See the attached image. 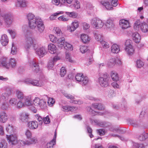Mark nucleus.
Masks as SVG:
<instances>
[{
	"mask_svg": "<svg viewBox=\"0 0 148 148\" xmlns=\"http://www.w3.org/2000/svg\"><path fill=\"white\" fill-rule=\"evenodd\" d=\"M38 46V39L34 37H27L25 38V42L24 47L27 50H28L32 46L35 51L36 54L40 58L42 57L46 54L47 51L45 47L42 46L37 49Z\"/></svg>",
	"mask_w": 148,
	"mask_h": 148,
	"instance_id": "f257e3e1",
	"label": "nucleus"
},
{
	"mask_svg": "<svg viewBox=\"0 0 148 148\" xmlns=\"http://www.w3.org/2000/svg\"><path fill=\"white\" fill-rule=\"evenodd\" d=\"M29 27L31 29L36 28L38 31L42 32L45 29V25L42 19L39 17H36L33 14L29 13L26 16Z\"/></svg>",
	"mask_w": 148,
	"mask_h": 148,
	"instance_id": "f03ea898",
	"label": "nucleus"
},
{
	"mask_svg": "<svg viewBox=\"0 0 148 148\" xmlns=\"http://www.w3.org/2000/svg\"><path fill=\"white\" fill-rule=\"evenodd\" d=\"M4 21L6 26L8 27H10L14 21V17L10 13H1L0 14V26L3 25Z\"/></svg>",
	"mask_w": 148,
	"mask_h": 148,
	"instance_id": "7ed1b4c3",
	"label": "nucleus"
},
{
	"mask_svg": "<svg viewBox=\"0 0 148 148\" xmlns=\"http://www.w3.org/2000/svg\"><path fill=\"white\" fill-rule=\"evenodd\" d=\"M134 28L137 31L140 29L143 32H148V24L145 22H141L140 20H138L135 21Z\"/></svg>",
	"mask_w": 148,
	"mask_h": 148,
	"instance_id": "20e7f679",
	"label": "nucleus"
},
{
	"mask_svg": "<svg viewBox=\"0 0 148 148\" xmlns=\"http://www.w3.org/2000/svg\"><path fill=\"white\" fill-rule=\"evenodd\" d=\"M99 82L100 85L104 87H106L108 85V75L106 73L100 72L99 73Z\"/></svg>",
	"mask_w": 148,
	"mask_h": 148,
	"instance_id": "39448f33",
	"label": "nucleus"
},
{
	"mask_svg": "<svg viewBox=\"0 0 148 148\" xmlns=\"http://www.w3.org/2000/svg\"><path fill=\"white\" fill-rule=\"evenodd\" d=\"M90 24L96 29L101 28L104 25V23L103 21L97 17L92 18L90 20Z\"/></svg>",
	"mask_w": 148,
	"mask_h": 148,
	"instance_id": "423d86ee",
	"label": "nucleus"
},
{
	"mask_svg": "<svg viewBox=\"0 0 148 148\" xmlns=\"http://www.w3.org/2000/svg\"><path fill=\"white\" fill-rule=\"evenodd\" d=\"M125 46V50L127 54L129 56L132 55L134 53V50L132 45L131 41L130 40H127Z\"/></svg>",
	"mask_w": 148,
	"mask_h": 148,
	"instance_id": "0eeeda50",
	"label": "nucleus"
},
{
	"mask_svg": "<svg viewBox=\"0 0 148 148\" xmlns=\"http://www.w3.org/2000/svg\"><path fill=\"white\" fill-rule=\"evenodd\" d=\"M75 79L78 82H80L82 86H85L87 84L89 80L88 77L84 76L82 73H78L75 76Z\"/></svg>",
	"mask_w": 148,
	"mask_h": 148,
	"instance_id": "6e6552de",
	"label": "nucleus"
},
{
	"mask_svg": "<svg viewBox=\"0 0 148 148\" xmlns=\"http://www.w3.org/2000/svg\"><path fill=\"white\" fill-rule=\"evenodd\" d=\"M118 0H112L111 2V5L107 1H101L100 3L101 5L105 7L107 10H110L113 9V6H116L118 5Z\"/></svg>",
	"mask_w": 148,
	"mask_h": 148,
	"instance_id": "1a4fd4ad",
	"label": "nucleus"
},
{
	"mask_svg": "<svg viewBox=\"0 0 148 148\" xmlns=\"http://www.w3.org/2000/svg\"><path fill=\"white\" fill-rule=\"evenodd\" d=\"M7 139L10 145L12 146L15 145L18 143L17 137L15 134H11L10 135H6Z\"/></svg>",
	"mask_w": 148,
	"mask_h": 148,
	"instance_id": "9d476101",
	"label": "nucleus"
},
{
	"mask_svg": "<svg viewBox=\"0 0 148 148\" xmlns=\"http://www.w3.org/2000/svg\"><path fill=\"white\" fill-rule=\"evenodd\" d=\"M62 93L63 95L67 98L71 100L70 102L71 103L78 104H81L83 103V102L81 100H75L74 97L69 94H68L65 92Z\"/></svg>",
	"mask_w": 148,
	"mask_h": 148,
	"instance_id": "9b49d317",
	"label": "nucleus"
},
{
	"mask_svg": "<svg viewBox=\"0 0 148 148\" xmlns=\"http://www.w3.org/2000/svg\"><path fill=\"white\" fill-rule=\"evenodd\" d=\"M46 82V80L44 79H41L40 80L34 79H32L31 85L39 87H42L44 86Z\"/></svg>",
	"mask_w": 148,
	"mask_h": 148,
	"instance_id": "f8f14e48",
	"label": "nucleus"
},
{
	"mask_svg": "<svg viewBox=\"0 0 148 148\" xmlns=\"http://www.w3.org/2000/svg\"><path fill=\"white\" fill-rule=\"evenodd\" d=\"M79 27V22L77 20L73 22L71 25L67 26V30L69 32H72L75 31Z\"/></svg>",
	"mask_w": 148,
	"mask_h": 148,
	"instance_id": "ddd939ff",
	"label": "nucleus"
},
{
	"mask_svg": "<svg viewBox=\"0 0 148 148\" xmlns=\"http://www.w3.org/2000/svg\"><path fill=\"white\" fill-rule=\"evenodd\" d=\"M54 137L53 139L49 142L45 143L43 145L44 148H53V146L56 143V138L57 136V133L56 132H55Z\"/></svg>",
	"mask_w": 148,
	"mask_h": 148,
	"instance_id": "4468645a",
	"label": "nucleus"
},
{
	"mask_svg": "<svg viewBox=\"0 0 148 148\" xmlns=\"http://www.w3.org/2000/svg\"><path fill=\"white\" fill-rule=\"evenodd\" d=\"M29 114L25 112L20 113L19 114V119L21 122H27L29 118Z\"/></svg>",
	"mask_w": 148,
	"mask_h": 148,
	"instance_id": "2eb2a0df",
	"label": "nucleus"
},
{
	"mask_svg": "<svg viewBox=\"0 0 148 148\" xmlns=\"http://www.w3.org/2000/svg\"><path fill=\"white\" fill-rule=\"evenodd\" d=\"M9 59L6 57H2L0 59V66L3 67L8 69L9 64H8Z\"/></svg>",
	"mask_w": 148,
	"mask_h": 148,
	"instance_id": "dca6fc26",
	"label": "nucleus"
},
{
	"mask_svg": "<svg viewBox=\"0 0 148 148\" xmlns=\"http://www.w3.org/2000/svg\"><path fill=\"white\" fill-rule=\"evenodd\" d=\"M60 108L61 110L63 111L68 112L69 111H73L77 109V107L70 106H60Z\"/></svg>",
	"mask_w": 148,
	"mask_h": 148,
	"instance_id": "f3484780",
	"label": "nucleus"
},
{
	"mask_svg": "<svg viewBox=\"0 0 148 148\" xmlns=\"http://www.w3.org/2000/svg\"><path fill=\"white\" fill-rule=\"evenodd\" d=\"M6 132L8 134H12L15 133L16 129L12 124H7L5 125Z\"/></svg>",
	"mask_w": 148,
	"mask_h": 148,
	"instance_id": "a211bd4d",
	"label": "nucleus"
},
{
	"mask_svg": "<svg viewBox=\"0 0 148 148\" xmlns=\"http://www.w3.org/2000/svg\"><path fill=\"white\" fill-rule=\"evenodd\" d=\"M87 109L88 111L91 114H92L93 115H96L98 114L100 115H103V114H107L108 116H110V113H109L107 111H106L103 113H102L101 112H97L91 109V108L90 107H87Z\"/></svg>",
	"mask_w": 148,
	"mask_h": 148,
	"instance_id": "6ab92c4d",
	"label": "nucleus"
},
{
	"mask_svg": "<svg viewBox=\"0 0 148 148\" xmlns=\"http://www.w3.org/2000/svg\"><path fill=\"white\" fill-rule=\"evenodd\" d=\"M8 116L7 113L3 111L0 112V122L2 123H5L7 121Z\"/></svg>",
	"mask_w": 148,
	"mask_h": 148,
	"instance_id": "aec40b11",
	"label": "nucleus"
},
{
	"mask_svg": "<svg viewBox=\"0 0 148 148\" xmlns=\"http://www.w3.org/2000/svg\"><path fill=\"white\" fill-rule=\"evenodd\" d=\"M0 42L3 46L7 45L9 42V38L5 34L2 35L1 38Z\"/></svg>",
	"mask_w": 148,
	"mask_h": 148,
	"instance_id": "412c9836",
	"label": "nucleus"
},
{
	"mask_svg": "<svg viewBox=\"0 0 148 148\" xmlns=\"http://www.w3.org/2000/svg\"><path fill=\"white\" fill-rule=\"evenodd\" d=\"M119 24L123 29H126L130 27L129 21L125 19H122L119 21Z\"/></svg>",
	"mask_w": 148,
	"mask_h": 148,
	"instance_id": "4be33fe9",
	"label": "nucleus"
},
{
	"mask_svg": "<svg viewBox=\"0 0 148 148\" xmlns=\"http://www.w3.org/2000/svg\"><path fill=\"white\" fill-rule=\"evenodd\" d=\"M133 40L136 43H138L140 41L141 37L140 34L137 32L133 33L132 35Z\"/></svg>",
	"mask_w": 148,
	"mask_h": 148,
	"instance_id": "5701e85b",
	"label": "nucleus"
},
{
	"mask_svg": "<svg viewBox=\"0 0 148 148\" xmlns=\"http://www.w3.org/2000/svg\"><path fill=\"white\" fill-rule=\"evenodd\" d=\"M65 42V38L62 37L58 38L56 43L59 48L62 49L63 48Z\"/></svg>",
	"mask_w": 148,
	"mask_h": 148,
	"instance_id": "b1692460",
	"label": "nucleus"
},
{
	"mask_svg": "<svg viewBox=\"0 0 148 148\" xmlns=\"http://www.w3.org/2000/svg\"><path fill=\"white\" fill-rule=\"evenodd\" d=\"M38 126V123L36 121H30L28 123V127L31 130L36 129Z\"/></svg>",
	"mask_w": 148,
	"mask_h": 148,
	"instance_id": "393cba45",
	"label": "nucleus"
},
{
	"mask_svg": "<svg viewBox=\"0 0 148 148\" xmlns=\"http://www.w3.org/2000/svg\"><path fill=\"white\" fill-rule=\"evenodd\" d=\"M23 101H24L25 106H29L33 105V101H32L31 96H26Z\"/></svg>",
	"mask_w": 148,
	"mask_h": 148,
	"instance_id": "a878e982",
	"label": "nucleus"
},
{
	"mask_svg": "<svg viewBox=\"0 0 148 148\" xmlns=\"http://www.w3.org/2000/svg\"><path fill=\"white\" fill-rule=\"evenodd\" d=\"M48 49L50 53L54 54L57 51V48L56 46L53 44H50L48 45Z\"/></svg>",
	"mask_w": 148,
	"mask_h": 148,
	"instance_id": "bb28decb",
	"label": "nucleus"
},
{
	"mask_svg": "<svg viewBox=\"0 0 148 148\" xmlns=\"http://www.w3.org/2000/svg\"><path fill=\"white\" fill-rule=\"evenodd\" d=\"M15 5L17 7H25L27 5L26 1L24 0H16Z\"/></svg>",
	"mask_w": 148,
	"mask_h": 148,
	"instance_id": "cd10ccee",
	"label": "nucleus"
},
{
	"mask_svg": "<svg viewBox=\"0 0 148 148\" xmlns=\"http://www.w3.org/2000/svg\"><path fill=\"white\" fill-rule=\"evenodd\" d=\"M119 46L116 44L112 45L111 47V52L113 53H117L120 51Z\"/></svg>",
	"mask_w": 148,
	"mask_h": 148,
	"instance_id": "c85d7f7f",
	"label": "nucleus"
},
{
	"mask_svg": "<svg viewBox=\"0 0 148 148\" xmlns=\"http://www.w3.org/2000/svg\"><path fill=\"white\" fill-rule=\"evenodd\" d=\"M105 25L107 28L111 29L114 27V25L112 19L111 18L108 19L106 21Z\"/></svg>",
	"mask_w": 148,
	"mask_h": 148,
	"instance_id": "c756f323",
	"label": "nucleus"
},
{
	"mask_svg": "<svg viewBox=\"0 0 148 148\" xmlns=\"http://www.w3.org/2000/svg\"><path fill=\"white\" fill-rule=\"evenodd\" d=\"M11 94L10 90L8 89V92L7 91L0 95V101L2 100H6L8 99L9 97Z\"/></svg>",
	"mask_w": 148,
	"mask_h": 148,
	"instance_id": "7c9ffc66",
	"label": "nucleus"
},
{
	"mask_svg": "<svg viewBox=\"0 0 148 148\" xmlns=\"http://www.w3.org/2000/svg\"><path fill=\"white\" fill-rule=\"evenodd\" d=\"M111 77L113 81L117 82L119 80L118 74L114 71H112L110 73Z\"/></svg>",
	"mask_w": 148,
	"mask_h": 148,
	"instance_id": "2f4dec72",
	"label": "nucleus"
},
{
	"mask_svg": "<svg viewBox=\"0 0 148 148\" xmlns=\"http://www.w3.org/2000/svg\"><path fill=\"white\" fill-rule=\"evenodd\" d=\"M116 59L111 58L106 61V66L110 68L112 67L115 65Z\"/></svg>",
	"mask_w": 148,
	"mask_h": 148,
	"instance_id": "473e14b6",
	"label": "nucleus"
},
{
	"mask_svg": "<svg viewBox=\"0 0 148 148\" xmlns=\"http://www.w3.org/2000/svg\"><path fill=\"white\" fill-rule=\"evenodd\" d=\"M16 94L18 99L20 100H23L26 96L23 92L18 90L16 91Z\"/></svg>",
	"mask_w": 148,
	"mask_h": 148,
	"instance_id": "72a5a7b5",
	"label": "nucleus"
},
{
	"mask_svg": "<svg viewBox=\"0 0 148 148\" xmlns=\"http://www.w3.org/2000/svg\"><path fill=\"white\" fill-rule=\"evenodd\" d=\"M40 100L37 106L41 109H45L46 107V102L42 99H40Z\"/></svg>",
	"mask_w": 148,
	"mask_h": 148,
	"instance_id": "f704fd0d",
	"label": "nucleus"
},
{
	"mask_svg": "<svg viewBox=\"0 0 148 148\" xmlns=\"http://www.w3.org/2000/svg\"><path fill=\"white\" fill-rule=\"evenodd\" d=\"M80 38L84 43L88 42L90 40V38L88 35L85 34H82Z\"/></svg>",
	"mask_w": 148,
	"mask_h": 148,
	"instance_id": "c9c22d12",
	"label": "nucleus"
},
{
	"mask_svg": "<svg viewBox=\"0 0 148 148\" xmlns=\"http://www.w3.org/2000/svg\"><path fill=\"white\" fill-rule=\"evenodd\" d=\"M95 40L100 43L103 40V36L99 33H95L94 34Z\"/></svg>",
	"mask_w": 148,
	"mask_h": 148,
	"instance_id": "e433bc0d",
	"label": "nucleus"
},
{
	"mask_svg": "<svg viewBox=\"0 0 148 148\" xmlns=\"http://www.w3.org/2000/svg\"><path fill=\"white\" fill-rule=\"evenodd\" d=\"M92 106L95 109H97L100 110H102L104 109V107L101 103H93L92 104Z\"/></svg>",
	"mask_w": 148,
	"mask_h": 148,
	"instance_id": "4c0bfd02",
	"label": "nucleus"
},
{
	"mask_svg": "<svg viewBox=\"0 0 148 148\" xmlns=\"http://www.w3.org/2000/svg\"><path fill=\"white\" fill-rule=\"evenodd\" d=\"M63 48L67 50L71 51L73 50V46L72 45L66 41Z\"/></svg>",
	"mask_w": 148,
	"mask_h": 148,
	"instance_id": "58836bf2",
	"label": "nucleus"
},
{
	"mask_svg": "<svg viewBox=\"0 0 148 148\" xmlns=\"http://www.w3.org/2000/svg\"><path fill=\"white\" fill-rule=\"evenodd\" d=\"M66 58L67 60L71 63H75L76 62L75 59L72 57L69 54L66 53Z\"/></svg>",
	"mask_w": 148,
	"mask_h": 148,
	"instance_id": "ea45409f",
	"label": "nucleus"
},
{
	"mask_svg": "<svg viewBox=\"0 0 148 148\" xmlns=\"http://www.w3.org/2000/svg\"><path fill=\"white\" fill-rule=\"evenodd\" d=\"M54 32L58 36H62L63 33L60 29L58 27H55L53 29Z\"/></svg>",
	"mask_w": 148,
	"mask_h": 148,
	"instance_id": "a19ab883",
	"label": "nucleus"
},
{
	"mask_svg": "<svg viewBox=\"0 0 148 148\" xmlns=\"http://www.w3.org/2000/svg\"><path fill=\"white\" fill-rule=\"evenodd\" d=\"M148 134L144 131L143 133L139 135L138 137V139L140 141L145 140L147 137Z\"/></svg>",
	"mask_w": 148,
	"mask_h": 148,
	"instance_id": "79ce46f5",
	"label": "nucleus"
},
{
	"mask_svg": "<svg viewBox=\"0 0 148 148\" xmlns=\"http://www.w3.org/2000/svg\"><path fill=\"white\" fill-rule=\"evenodd\" d=\"M17 102V99L15 97L11 98L9 101V104L12 106H16Z\"/></svg>",
	"mask_w": 148,
	"mask_h": 148,
	"instance_id": "37998d69",
	"label": "nucleus"
},
{
	"mask_svg": "<svg viewBox=\"0 0 148 148\" xmlns=\"http://www.w3.org/2000/svg\"><path fill=\"white\" fill-rule=\"evenodd\" d=\"M8 63L9 64V67H11L12 68H14L15 67L16 64V62L15 59L12 58L9 59Z\"/></svg>",
	"mask_w": 148,
	"mask_h": 148,
	"instance_id": "c03bdc74",
	"label": "nucleus"
},
{
	"mask_svg": "<svg viewBox=\"0 0 148 148\" xmlns=\"http://www.w3.org/2000/svg\"><path fill=\"white\" fill-rule=\"evenodd\" d=\"M65 13L69 17L73 18H75L77 16V14L74 12H65Z\"/></svg>",
	"mask_w": 148,
	"mask_h": 148,
	"instance_id": "a18cd8bd",
	"label": "nucleus"
},
{
	"mask_svg": "<svg viewBox=\"0 0 148 148\" xmlns=\"http://www.w3.org/2000/svg\"><path fill=\"white\" fill-rule=\"evenodd\" d=\"M7 143L5 140L2 139L0 143V148H7Z\"/></svg>",
	"mask_w": 148,
	"mask_h": 148,
	"instance_id": "49530a36",
	"label": "nucleus"
},
{
	"mask_svg": "<svg viewBox=\"0 0 148 148\" xmlns=\"http://www.w3.org/2000/svg\"><path fill=\"white\" fill-rule=\"evenodd\" d=\"M132 146L133 148H145V147L143 144H140L134 142L132 143Z\"/></svg>",
	"mask_w": 148,
	"mask_h": 148,
	"instance_id": "de8ad7c7",
	"label": "nucleus"
},
{
	"mask_svg": "<svg viewBox=\"0 0 148 148\" xmlns=\"http://www.w3.org/2000/svg\"><path fill=\"white\" fill-rule=\"evenodd\" d=\"M29 139V140H27V143L29 145L35 144L37 142V140L36 138L33 137L32 138H31Z\"/></svg>",
	"mask_w": 148,
	"mask_h": 148,
	"instance_id": "09e8293b",
	"label": "nucleus"
},
{
	"mask_svg": "<svg viewBox=\"0 0 148 148\" xmlns=\"http://www.w3.org/2000/svg\"><path fill=\"white\" fill-rule=\"evenodd\" d=\"M102 47L104 49H108L110 47V44L107 42L103 40L101 42Z\"/></svg>",
	"mask_w": 148,
	"mask_h": 148,
	"instance_id": "8fccbe9b",
	"label": "nucleus"
},
{
	"mask_svg": "<svg viewBox=\"0 0 148 148\" xmlns=\"http://www.w3.org/2000/svg\"><path fill=\"white\" fill-rule=\"evenodd\" d=\"M49 38L50 41L53 43L56 42L58 38L56 36L52 34H50L49 35Z\"/></svg>",
	"mask_w": 148,
	"mask_h": 148,
	"instance_id": "3c124183",
	"label": "nucleus"
},
{
	"mask_svg": "<svg viewBox=\"0 0 148 148\" xmlns=\"http://www.w3.org/2000/svg\"><path fill=\"white\" fill-rule=\"evenodd\" d=\"M9 107V105L6 101L3 102L1 106V108L3 110H6L8 109Z\"/></svg>",
	"mask_w": 148,
	"mask_h": 148,
	"instance_id": "603ef678",
	"label": "nucleus"
},
{
	"mask_svg": "<svg viewBox=\"0 0 148 148\" xmlns=\"http://www.w3.org/2000/svg\"><path fill=\"white\" fill-rule=\"evenodd\" d=\"M55 103V101L54 99L52 98H49L48 100L47 103L48 105L52 107Z\"/></svg>",
	"mask_w": 148,
	"mask_h": 148,
	"instance_id": "864d4df0",
	"label": "nucleus"
},
{
	"mask_svg": "<svg viewBox=\"0 0 148 148\" xmlns=\"http://www.w3.org/2000/svg\"><path fill=\"white\" fill-rule=\"evenodd\" d=\"M8 32L13 39L14 38L16 35V33L14 30L9 29L8 30Z\"/></svg>",
	"mask_w": 148,
	"mask_h": 148,
	"instance_id": "5fc2aeb1",
	"label": "nucleus"
},
{
	"mask_svg": "<svg viewBox=\"0 0 148 148\" xmlns=\"http://www.w3.org/2000/svg\"><path fill=\"white\" fill-rule=\"evenodd\" d=\"M144 63L141 60H138L136 61V66L138 68H140L144 65Z\"/></svg>",
	"mask_w": 148,
	"mask_h": 148,
	"instance_id": "6e6d98bb",
	"label": "nucleus"
},
{
	"mask_svg": "<svg viewBox=\"0 0 148 148\" xmlns=\"http://www.w3.org/2000/svg\"><path fill=\"white\" fill-rule=\"evenodd\" d=\"M23 100H19L16 104V107L18 108H20L25 106L24 103L23 101Z\"/></svg>",
	"mask_w": 148,
	"mask_h": 148,
	"instance_id": "4d7b16f0",
	"label": "nucleus"
},
{
	"mask_svg": "<svg viewBox=\"0 0 148 148\" xmlns=\"http://www.w3.org/2000/svg\"><path fill=\"white\" fill-rule=\"evenodd\" d=\"M74 6L75 9H78L80 8V5L79 2L77 0H74Z\"/></svg>",
	"mask_w": 148,
	"mask_h": 148,
	"instance_id": "13d9d810",
	"label": "nucleus"
},
{
	"mask_svg": "<svg viewBox=\"0 0 148 148\" xmlns=\"http://www.w3.org/2000/svg\"><path fill=\"white\" fill-rule=\"evenodd\" d=\"M88 13L90 14L91 13H92L93 11V7L90 5H88L86 9Z\"/></svg>",
	"mask_w": 148,
	"mask_h": 148,
	"instance_id": "bf43d9fd",
	"label": "nucleus"
},
{
	"mask_svg": "<svg viewBox=\"0 0 148 148\" xmlns=\"http://www.w3.org/2000/svg\"><path fill=\"white\" fill-rule=\"evenodd\" d=\"M80 50L81 53H84L86 52L88 50V48L86 46H80Z\"/></svg>",
	"mask_w": 148,
	"mask_h": 148,
	"instance_id": "052dcab7",
	"label": "nucleus"
},
{
	"mask_svg": "<svg viewBox=\"0 0 148 148\" xmlns=\"http://www.w3.org/2000/svg\"><path fill=\"white\" fill-rule=\"evenodd\" d=\"M25 135L27 139L31 138L32 137V133L29 130H27L25 132Z\"/></svg>",
	"mask_w": 148,
	"mask_h": 148,
	"instance_id": "680f3d73",
	"label": "nucleus"
},
{
	"mask_svg": "<svg viewBox=\"0 0 148 148\" xmlns=\"http://www.w3.org/2000/svg\"><path fill=\"white\" fill-rule=\"evenodd\" d=\"M58 19L59 21L63 22L67 21L69 20V18L64 15L58 17Z\"/></svg>",
	"mask_w": 148,
	"mask_h": 148,
	"instance_id": "e2e57ef3",
	"label": "nucleus"
},
{
	"mask_svg": "<svg viewBox=\"0 0 148 148\" xmlns=\"http://www.w3.org/2000/svg\"><path fill=\"white\" fill-rule=\"evenodd\" d=\"M55 64L51 60L49 61L48 65L47 68L49 70L51 69L53 67Z\"/></svg>",
	"mask_w": 148,
	"mask_h": 148,
	"instance_id": "0e129e2a",
	"label": "nucleus"
},
{
	"mask_svg": "<svg viewBox=\"0 0 148 148\" xmlns=\"http://www.w3.org/2000/svg\"><path fill=\"white\" fill-rule=\"evenodd\" d=\"M40 101V99L38 97H35L33 101V105L37 106H38V102Z\"/></svg>",
	"mask_w": 148,
	"mask_h": 148,
	"instance_id": "69168bd1",
	"label": "nucleus"
},
{
	"mask_svg": "<svg viewBox=\"0 0 148 148\" xmlns=\"http://www.w3.org/2000/svg\"><path fill=\"white\" fill-rule=\"evenodd\" d=\"M27 140L25 141L23 140H18V143L17 144L18 145H20V146H23L25 145H29L27 143Z\"/></svg>",
	"mask_w": 148,
	"mask_h": 148,
	"instance_id": "338daca9",
	"label": "nucleus"
},
{
	"mask_svg": "<svg viewBox=\"0 0 148 148\" xmlns=\"http://www.w3.org/2000/svg\"><path fill=\"white\" fill-rule=\"evenodd\" d=\"M66 73V69L64 67L61 68L60 71V75L61 77H63Z\"/></svg>",
	"mask_w": 148,
	"mask_h": 148,
	"instance_id": "774afa93",
	"label": "nucleus"
}]
</instances>
